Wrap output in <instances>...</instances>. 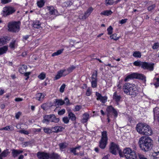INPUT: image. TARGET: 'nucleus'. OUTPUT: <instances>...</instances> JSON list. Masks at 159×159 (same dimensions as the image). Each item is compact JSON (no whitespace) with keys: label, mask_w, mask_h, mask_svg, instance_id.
Masks as SVG:
<instances>
[{"label":"nucleus","mask_w":159,"mask_h":159,"mask_svg":"<svg viewBox=\"0 0 159 159\" xmlns=\"http://www.w3.org/2000/svg\"><path fill=\"white\" fill-rule=\"evenodd\" d=\"M109 151L110 153L114 155H116L117 152L118 151L121 157H125L127 159H138V156L135 151L132 150L129 148H126L124 149L122 152L118 145L114 142L110 143Z\"/></svg>","instance_id":"1"},{"label":"nucleus","mask_w":159,"mask_h":159,"mask_svg":"<svg viewBox=\"0 0 159 159\" xmlns=\"http://www.w3.org/2000/svg\"><path fill=\"white\" fill-rule=\"evenodd\" d=\"M122 89L125 93L131 96V98L134 100H138L142 98V93L139 91L137 87L134 84L125 83L123 86Z\"/></svg>","instance_id":"2"},{"label":"nucleus","mask_w":159,"mask_h":159,"mask_svg":"<svg viewBox=\"0 0 159 159\" xmlns=\"http://www.w3.org/2000/svg\"><path fill=\"white\" fill-rule=\"evenodd\" d=\"M138 143L141 149L145 152L150 150L153 146V140L148 136H142L140 138Z\"/></svg>","instance_id":"3"},{"label":"nucleus","mask_w":159,"mask_h":159,"mask_svg":"<svg viewBox=\"0 0 159 159\" xmlns=\"http://www.w3.org/2000/svg\"><path fill=\"white\" fill-rule=\"evenodd\" d=\"M21 22L20 21H12L8 23V31L13 33L18 32L20 30Z\"/></svg>","instance_id":"4"},{"label":"nucleus","mask_w":159,"mask_h":159,"mask_svg":"<svg viewBox=\"0 0 159 159\" xmlns=\"http://www.w3.org/2000/svg\"><path fill=\"white\" fill-rule=\"evenodd\" d=\"M108 137L107 132L104 130L101 132V137L99 141V147L102 149H105L107 144Z\"/></svg>","instance_id":"5"},{"label":"nucleus","mask_w":159,"mask_h":159,"mask_svg":"<svg viewBox=\"0 0 159 159\" xmlns=\"http://www.w3.org/2000/svg\"><path fill=\"white\" fill-rule=\"evenodd\" d=\"M59 121V119L56 118L54 114L46 115L43 117V119L42 120L43 123L48 124L50 121L55 123H58Z\"/></svg>","instance_id":"6"},{"label":"nucleus","mask_w":159,"mask_h":159,"mask_svg":"<svg viewBox=\"0 0 159 159\" xmlns=\"http://www.w3.org/2000/svg\"><path fill=\"white\" fill-rule=\"evenodd\" d=\"M107 112V115L113 116L115 118H116L118 116V113L117 110L112 105L108 106L106 108Z\"/></svg>","instance_id":"7"},{"label":"nucleus","mask_w":159,"mask_h":159,"mask_svg":"<svg viewBox=\"0 0 159 159\" xmlns=\"http://www.w3.org/2000/svg\"><path fill=\"white\" fill-rule=\"evenodd\" d=\"M98 70H95L92 73L91 76V84L93 88H96L97 86L98 83Z\"/></svg>","instance_id":"8"},{"label":"nucleus","mask_w":159,"mask_h":159,"mask_svg":"<svg viewBox=\"0 0 159 159\" xmlns=\"http://www.w3.org/2000/svg\"><path fill=\"white\" fill-rule=\"evenodd\" d=\"M16 11L15 9L12 7L7 6L3 7L2 14L4 17L12 14Z\"/></svg>","instance_id":"9"},{"label":"nucleus","mask_w":159,"mask_h":159,"mask_svg":"<svg viewBox=\"0 0 159 159\" xmlns=\"http://www.w3.org/2000/svg\"><path fill=\"white\" fill-rule=\"evenodd\" d=\"M153 63H149L145 61H142L141 68L143 70H148L150 71L154 69Z\"/></svg>","instance_id":"10"},{"label":"nucleus","mask_w":159,"mask_h":159,"mask_svg":"<svg viewBox=\"0 0 159 159\" xmlns=\"http://www.w3.org/2000/svg\"><path fill=\"white\" fill-rule=\"evenodd\" d=\"M145 129H144V130L145 131L144 132V131H142V130H140V129H139V132L142 133H143L144 134L143 135L149 136L151 135L153 133L152 131V129L147 124L145 128Z\"/></svg>","instance_id":"11"},{"label":"nucleus","mask_w":159,"mask_h":159,"mask_svg":"<svg viewBox=\"0 0 159 159\" xmlns=\"http://www.w3.org/2000/svg\"><path fill=\"white\" fill-rule=\"evenodd\" d=\"M95 95L97 100H100L103 103H105L107 102V97L106 96H102L101 93L97 92L95 93Z\"/></svg>","instance_id":"12"},{"label":"nucleus","mask_w":159,"mask_h":159,"mask_svg":"<svg viewBox=\"0 0 159 159\" xmlns=\"http://www.w3.org/2000/svg\"><path fill=\"white\" fill-rule=\"evenodd\" d=\"M37 156L39 159H49V154L44 152H38Z\"/></svg>","instance_id":"13"},{"label":"nucleus","mask_w":159,"mask_h":159,"mask_svg":"<svg viewBox=\"0 0 159 159\" xmlns=\"http://www.w3.org/2000/svg\"><path fill=\"white\" fill-rule=\"evenodd\" d=\"M147 125V124L145 123H139L138 124H137L136 127V129L137 131L140 134L143 135L144 134L143 133H142L139 132V129H140V130H142V131H143L144 130V129H145V128L146 127ZM145 131H144V132Z\"/></svg>","instance_id":"14"},{"label":"nucleus","mask_w":159,"mask_h":159,"mask_svg":"<svg viewBox=\"0 0 159 159\" xmlns=\"http://www.w3.org/2000/svg\"><path fill=\"white\" fill-rule=\"evenodd\" d=\"M93 8L92 7H90L88 8L86 11L84 12L83 16H82V18L84 19H87L93 11Z\"/></svg>","instance_id":"15"},{"label":"nucleus","mask_w":159,"mask_h":159,"mask_svg":"<svg viewBox=\"0 0 159 159\" xmlns=\"http://www.w3.org/2000/svg\"><path fill=\"white\" fill-rule=\"evenodd\" d=\"M66 72V70L65 69L60 70L58 71L57 74L54 78V80H57L60 79L62 77H65L64 76V72Z\"/></svg>","instance_id":"16"},{"label":"nucleus","mask_w":159,"mask_h":159,"mask_svg":"<svg viewBox=\"0 0 159 159\" xmlns=\"http://www.w3.org/2000/svg\"><path fill=\"white\" fill-rule=\"evenodd\" d=\"M67 112L69 119L72 121H75L76 118V116L75 114L71 111V110H68Z\"/></svg>","instance_id":"17"},{"label":"nucleus","mask_w":159,"mask_h":159,"mask_svg":"<svg viewBox=\"0 0 159 159\" xmlns=\"http://www.w3.org/2000/svg\"><path fill=\"white\" fill-rule=\"evenodd\" d=\"M135 79V73H133L128 74L124 79L125 82L129 81L130 80Z\"/></svg>","instance_id":"18"},{"label":"nucleus","mask_w":159,"mask_h":159,"mask_svg":"<svg viewBox=\"0 0 159 159\" xmlns=\"http://www.w3.org/2000/svg\"><path fill=\"white\" fill-rule=\"evenodd\" d=\"M52 132L57 133L61 132L64 129V128L61 126H56L54 127H52Z\"/></svg>","instance_id":"19"},{"label":"nucleus","mask_w":159,"mask_h":159,"mask_svg":"<svg viewBox=\"0 0 159 159\" xmlns=\"http://www.w3.org/2000/svg\"><path fill=\"white\" fill-rule=\"evenodd\" d=\"M45 97L44 94L43 93H39L36 94L35 98L39 101H42Z\"/></svg>","instance_id":"20"},{"label":"nucleus","mask_w":159,"mask_h":159,"mask_svg":"<svg viewBox=\"0 0 159 159\" xmlns=\"http://www.w3.org/2000/svg\"><path fill=\"white\" fill-rule=\"evenodd\" d=\"M23 152L22 150L13 149L11 150V155L13 157L15 158L17 157L19 154Z\"/></svg>","instance_id":"21"},{"label":"nucleus","mask_w":159,"mask_h":159,"mask_svg":"<svg viewBox=\"0 0 159 159\" xmlns=\"http://www.w3.org/2000/svg\"><path fill=\"white\" fill-rule=\"evenodd\" d=\"M68 144L66 142L60 143L58 144L60 150L61 152L64 151L67 148Z\"/></svg>","instance_id":"22"},{"label":"nucleus","mask_w":159,"mask_h":159,"mask_svg":"<svg viewBox=\"0 0 159 159\" xmlns=\"http://www.w3.org/2000/svg\"><path fill=\"white\" fill-rule=\"evenodd\" d=\"M113 98L116 102H118L121 98V97L120 95H118L117 94V92L116 91L114 92L113 95Z\"/></svg>","instance_id":"23"},{"label":"nucleus","mask_w":159,"mask_h":159,"mask_svg":"<svg viewBox=\"0 0 159 159\" xmlns=\"http://www.w3.org/2000/svg\"><path fill=\"white\" fill-rule=\"evenodd\" d=\"M27 67L26 65H22L20 66L19 69V72L21 74H23L26 72Z\"/></svg>","instance_id":"24"},{"label":"nucleus","mask_w":159,"mask_h":159,"mask_svg":"<svg viewBox=\"0 0 159 159\" xmlns=\"http://www.w3.org/2000/svg\"><path fill=\"white\" fill-rule=\"evenodd\" d=\"M41 23L38 20H35L33 21V26L36 29H39L41 27Z\"/></svg>","instance_id":"25"},{"label":"nucleus","mask_w":159,"mask_h":159,"mask_svg":"<svg viewBox=\"0 0 159 159\" xmlns=\"http://www.w3.org/2000/svg\"><path fill=\"white\" fill-rule=\"evenodd\" d=\"M75 67L73 65L68 68L67 70H66V72H64V76H66L67 75L72 72L73 70L75 69Z\"/></svg>","instance_id":"26"},{"label":"nucleus","mask_w":159,"mask_h":159,"mask_svg":"<svg viewBox=\"0 0 159 159\" xmlns=\"http://www.w3.org/2000/svg\"><path fill=\"white\" fill-rule=\"evenodd\" d=\"M8 38L7 36L3 37L0 38V46L6 43L7 41L8 40Z\"/></svg>","instance_id":"27"},{"label":"nucleus","mask_w":159,"mask_h":159,"mask_svg":"<svg viewBox=\"0 0 159 159\" xmlns=\"http://www.w3.org/2000/svg\"><path fill=\"white\" fill-rule=\"evenodd\" d=\"M113 13V12L110 10L103 11L100 13V15L101 16H109L111 15Z\"/></svg>","instance_id":"28"},{"label":"nucleus","mask_w":159,"mask_h":159,"mask_svg":"<svg viewBox=\"0 0 159 159\" xmlns=\"http://www.w3.org/2000/svg\"><path fill=\"white\" fill-rule=\"evenodd\" d=\"M60 157V155L57 153L53 152L49 154L50 159H59Z\"/></svg>","instance_id":"29"},{"label":"nucleus","mask_w":159,"mask_h":159,"mask_svg":"<svg viewBox=\"0 0 159 159\" xmlns=\"http://www.w3.org/2000/svg\"><path fill=\"white\" fill-rule=\"evenodd\" d=\"M146 78L144 75L141 74H139L135 73V79L143 80Z\"/></svg>","instance_id":"30"},{"label":"nucleus","mask_w":159,"mask_h":159,"mask_svg":"<svg viewBox=\"0 0 159 159\" xmlns=\"http://www.w3.org/2000/svg\"><path fill=\"white\" fill-rule=\"evenodd\" d=\"M8 49V47L6 46L0 48V55L6 53Z\"/></svg>","instance_id":"31"},{"label":"nucleus","mask_w":159,"mask_h":159,"mask_svg":"<svg viewBox=\"0 0 159 159\" xmlns=\"http://www.w3.org/2000/svg\"><path fill=\"white\" fill-rule=\"evenodd\" d=\"M49 13L50 14L52 15H56V14L57 12V11L53 7H49Z\"/></svg>","instance_id":"32"},{"label":"nucleus","mask_w":159,"mask_h":159,"mask_svg":"<svg viewBox=\"0 0 159 159\" xmlns=\"http://www.w3.org/2000/svg\"><path fill=\"white\" fill-rule=\"evenodd\" d=\"M89 118V115L87 113H85L83 115V118L82 121L83 123H86Z\"/></svg>","instance_id":"33"},{"label":"nucleus","mask_w":159,"mask_h":159,"mask_svg":"<svg viewBox=\"0 0 159 159\" xmlns=\"http://www.w3.org/2000/svg\"><path fill=\"white\" fill-rule=\"evenodd\" d=\"M55 103L57 105L62 106L64 104L65 102L62 99H55Z\"/></svg>","instance_id":"34"},{"label":"nucleus","mask_w":159,"mask_h":159,"mask_svg":"<svg viewBox=\"0 0 159 159\" xmlns=\"http://www.w3.org/2000/svg\"><path fill=\"white\" fill-rule=\"evenodd\" d=\"M44 0H40L37 2V6L39 8L42 7L45 4Z\"/></svg>","instance_id":"35"},{"label":"nucleus","mask_w":159,"mask_h":159,"mask_svg":"<svg viewBox=\"0 0 159 159\" xmlns=\"http://www.w3.org/2000/svg\"><path fill=\"white\" fill-rule=\"evenodd\" d=\"M64 50V49L63 48L59 50L56 52L52 53V57H54L55 56H58L61 54L63 52Z\"/></svg>","instance_id":"36"},{"label":"nucleus","mask_w":159,"mask_h":159,"mask_svg":"<svg viewBox=\"0 0 159 159\" xmlns=\"http://www.w3.org/2000/svg\"><path fill=\"white\" fill-rule=\"evenodd\" d=\"M133 56L135 57L140 58L142 56L141 53L139 51H134L133 52Z\"/></svg>","instance_id":"37"},{"label":"nucleus","mask_w":159,"mask_h":159,"mask_svg":"<svg viewBox=\"0 0 159 159\" xmlns=\"http://www.w3.org/2000/svg\"><path fill=\"white\" fill-rule=\"evenodd\" d=\"M9 152H8V150L7 149L4 150L0 154V157H5L7 156Z\"/></svg>","instance_id":"38"},{"label":"nucleus","mask_w":159,"mask_h":159,"mask_svg":"<svg viewBox=\"0 0 159 159\" xmlns=\"http://www.w3.org/2000/svg\"><path fill=\"white\" fill-rule=\"evenodd\" d=\"M110 37L111 39H113L115 41L118 40L120 38V37H117V34H114L111 35Z\"/></svg>","instance_id":"39"},{"label":"nucleus","mask_w":159,"mask_h":159,"mask_svg":"<svg viewBox=\"0 0 159 159\" xmlns=\"http://www.w3.org/2000/svg\"><path fill=\"white\" fill-rule=\"evenodd\" d=\"M43 131L45 133L47 134H51L52 132V127L49 128H43Z\"/></svg>","instance_id":"40"},{"label":"nucleus","mask_w":159,"mask_h":159,"mask_svg":"<svg viewBox=\"0 0 159 159\" xmlns=\"http://www.w3.org/2000/svg\"><path fill=\"white\" fill-rule=\"evenodd\" d=\"M13 129V127L12 126H7L1 129L0 130H5L8 131L9 130H12Z\"/></svg>","instance_id":"41"},{"label":"nucleus","mask_w":159,"mask_h":159,"mask_svg":"<svg viewBox=\"0 0 159 159\" xmlns=\"http://www.w3.org/2000/svg\"><path fill=\"white\" fill-rule=\"evenodd\" d=\"M154 159L159 158V151L157 152H154L152 154Z\"/></svg>","instance_id":"42"},{"label":"nucleus","mask_w":159,"mask_h":159,"mask_svg":"<svg viewBox=\"0 0 159 159\" xmlns=\"http://www.w3.org/2000/svg\"><path fill=\"white\" fill-rule=\"evenodd\" d=\"M142 61H135L133 63V65L136 66H141Z\"/></svg>","instance_id":"43"},{"label":"nucleus","mask_w":159,"mask_h":159,"mask_svg":"<svg viewBox=\"0 0 159 159\" xmlns=\"http://www.w3.org/2000/svg\"><path fill=\"white\" fill-rule=\"evenodd\" d=\"M16 42V40H12L9 44V46L11 49L15 48V43Z\"/></svg>","instance_id":"44"},{"label":"nucleus","mask_w":159,"mask_h":159,"mask_svg":"<svg viewBox=\"0 0 159 159\" xmlns=\"http://www.w3.org/2000/svg\"><path fill=\"white\" fill-rule=\"evenodd\" d=\"M38 77L41 80H43L46 77V74L43 72H42L38 75Z\"/></svg>","instance_id":"45"},{"label":"nucleus","mask_w":159,"mask_h":159,"mask_svg":"<svg viewBox=\"0 0 159 159\" xmlns=\"http://www.w3.org/2000/svg\"><path fill=\"white\" fill-rule=\"evenodd\" d=\"M156 7V5L155 4H153L151 5H150L147 8V9L148 11H152Z\"/></svg>","instance_id":"46"},{"label":"nucleus","mask_w":159,"mask_h":159,"mask_svg":"<svg viewBox=\"0 0 159 159\" xmlns=\"http://www.w3.org/2000/svg\"><path fill=\"white\" fill-rule=\"evenodd\" d=\"M113 28L111 26H110L107 29L108 35H110L112 34L113 32Z\"/></svg>","instance_id":"47"},{"label":"nucleus","mask_w":159,"mask_h":159,"mask_svg":"<svg viewBox=\"0 0 159 159\" xmlns=\"http://www.w3.org/2000/svg\"><path fill=\"white\" fill-rule=\"evenodd\" d=\"M92 93V89L88 88L86 91V95L88 96H90Z\"/></svg>","instance_id":"48"},{"label":"nucleus","mask_w":159,"mask_h":159,"mask_svg":"<svg viewBox=\"0 0 159 159\" xmlns=\"http://www.w3.org/2000/svg\"><path fill=\"white\" fill-rule=\"evenodd\" d=\"M70 152L73 153L74 155H78V153L76 152V149L75 148H70Z\"/></svg>","instance_id":"49"},{"label":"nucleus","mask_w":159,"mask_h":159,"mask_svg":"<svg viewBox=\"0 0 159 159\" xmlns=\"http://www.w3.org/2000/svg\"><path fill=\"white\" fill-rule=\"evenodd\" d=\"M159 48V43L158 42L154 43L152 46V48L153 49H157Z\"/></svg>","instance_id":"50"},{"label":"nucleus","mask_w":159,"mask_h":159,"mask_svg":"<svg viewBox=\"0 0 159 159\" xmlns=\"http://www.w3.org/2000/svg\"><path fill=\"white\" fill-rule=\"evenodd\" d=\"M65 86L66 85L64 84L61 86L59 89V91L61 93H62L64 92Z\"/></svg>","instance_id":"51"},{"label":"nucleus","mask_w":159,"mask_h":159,"mask_svg":"<svg viewBox=\"0 0 159 159\" xmlns=\"http://www.w3.org/2000/svg\"><path fill=\"white\" fill-rule=\"evenodd\" d=\"M62 120L64 123L65 124H67L69 121V117H64L63 118Z\"/></svg>","instance_id":"52"},{"label":"nucleus","mask_w":159,"mask_h":159,"mask_svg":"<svg viewBox=\"0 0 159 159\" xmlns=\"http://www.w3.org/2000/svg\"><path fill=\"white\" fill-rule=\"evenodd\" d=\"M82 108L81 105H76L75 107V111H79Z\"/></svg>","instance_id":"53"},{"label":"nucleus","mask_w":159,"mask_h":159,"mask_svg":"<svg viewBox=\"0 0 159 159\" xmlns=\"http://www.w3.org/2000/svg\"><path fill=\"white\" fill-rule=\"evenodd\" d=\"M65 110L63 109L59 111H58V115L61 116L63 115L65 113Z\"/></svg>","instance_id":"54"},{"label":"nucleus","mask_w":159,"mask_h":159,"mask_svg":"<svg viewBox=\"0 0 159 159\" xmlns=\"http://www.w3.org/2000/svg\"><path fill=\"white\" fill-rule=\"evenodd\" d=\"M19 132L21 134H23L26 135H28L29 134V132L28 131L24 130H20L19 131Z\"/></svg>","instance_id":"55"},{"label":"nucleus","mask_w":159,"mask_h":159,"mask_svg":"<svg viewBox=\"0 0 159 159\" xmlns=\"http://www.w3.org/2000/svg\"><path fill=\"white\" fill-rule=\"evenodd\" d=\"M138 156L139 159H148L144 155L140 153H138Z\"/></svg>","instance_id":"56"},{"label":"nucleus","mask_w":159,"mask_h":159,"mask_svg":"<svg viewBox=\"0 0 159 159\" xmlns=\"http://www.w3.org/2000/svg\"><path fill=\"white\" fill-rule=\"evenodd\" d=\"M11 1V0H1V3L2 4H4Z\"/></svg>","instance_id":"57"},{"label":"nucleus","mask_w":159,"mask_h":159,"mask_svg":"<svg viewBox=\"0 0 159 159\" xmlns=\"http://www.w3.org/2000/svg\"><path fill=\"white\" fill-rule=\"evenodd\" d=\"M128 19L126 18L124 19H122L121 20H120L119 23L121 24H123L125 23L127 21Z\"/></svg>","instance_id":"58"},{"label":"nucleus","mask_w":159,"mask_h":159,"mask_svg":"<svg viewBox=\"0 0 159 159\" xmlns=\"http://www.w3.org/2000/svg\"><path fill=\"white\" fill-rule=\"evenodd\" d=\"M64 100L66 101V104L67 106L70 105V101L68 97H66L64 99Z\"/></svg>","instance_id":"59"},{"label":"nucleus","mask_w":159,"mask_h":159,"mask_svg":"<svg viewBox=\"0 0 159 159\" xmlns=\"http://www.w3.org/2000/svg\"><path fill=\"white\" fill-rule=\"evenodd\" d=\"M30 143L28 142H23L22 143L23 147H25L28 146Z\"/></svg>","instance_id":"60"},{"label":"nucleus","mask_w":159,"mask_h":159,"mask_svg":"<svg viewBox=\"0 0 159 159\" xmlns=\"http://www.w3.org/2000/svg\"><path fill=\"white\" fill-rule=\"evenodd\" d=\"M31 72H25L24 73H23V74L26 77H30L29 75L31 74Z\"/></svg>","instance_id":"61"},{"label":"nucleus","mask_w":159,"mask_h":159,"mask_svg":"<svg viewBox=\"0 0 159 159\" xmlns=\"http://www.w3.org/2000/svg\"><path fill=\"white\" fill-rule=\"evenodd\" d=\"M21 115V113L20 112H18L17 113H16L15 115V117L16 119H18L20 115Z\"/></svg>","instance_id":"62"},{"label":"nucleus","mask_w":159,"mask_h":159,"mask_svg":"<svg viewBox=\"0 0 159 159\" xmlns=\"http://www.w3.org/2000/svg\"><path fill=\"white\" fill-rule=\"evenodd\" d=\"M15 100L16 102H20L23 100V99L20 98H16L15 99Z\"/></svg>","instance_id":"63"},{"label":"nucleus","mask_w":159,"mask_h":159,"mask_svg":"<svg viewBox=\"0 0 159 159\" xmlns=\"http://www.w3.org/2000/svg\"><path fill=\"white\" fill-rule=\"evenodd\" d=\"M154 84L156 88H157L158 87H159V82H155Z\"/></svg>","instance_id":"64"}]
</instances>
